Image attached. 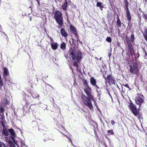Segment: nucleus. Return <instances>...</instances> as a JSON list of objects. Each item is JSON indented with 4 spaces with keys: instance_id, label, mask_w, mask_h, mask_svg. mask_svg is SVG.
<instances>
[{
    "instance_id": "1",
    "label": "nucleus",
    "mask_w": 147,
    "mask_h": 147,
    "mask_svg": "<svg viewBox=\"0 0 147 147\" xmlns=\"http://www.w3.org/2000/svg\"><path fill=\"white\" fill-rule=\"evenodd\" d=\"M69 53V55L72 59L73 65L76 67L77 70H80V68L79 67L78 63L80 62L83 57V53L80 50H78L76 52L75 47H71Z\"/></svg>"
},
{
    "instance_id": "2",
    "label": "nucleus",
    "mask_w": 147,
    "mask_h": 147,
    "mask_svg": "<svg viewBox=\"0 0 147 147\" xmlns=\"http://www.w3.org/2000/svg\"><path fill=\"white\" fill-rule=\"evenodd\" d=\"M87 96L85 95L82 94L81 96V98L82 100V102L90 110H93V106L91 102V100H93L94 97L92 95V89L90 87L86 88L84 89Z\"/></svg>"
},
{
    "instance_id": "3",
    "label": "nucleus",
    "mask_w": 147,
    "mask_h": 147,
    "mask_svg": "<svg viewBox=\"0 0 147 147\" xmlns=\"http://www.w3.org/2000/svg\"><path fill=\"white\" fill-rule=\"evenodd\" d=\"M54 18L57 23L59 25V28H62L63 26L64 20L62 17V12L58 10L55 11Z\"/></svg>"
},
{
    "instance_id": "4",
    "label": "nucleus",
    "mask_w": 147,
    "mask_h": 147,
    "mask_svg": "<svg viewBox=\"0 0 147 147\" xmlns=\"http://www.w3.org/2000/svg\"><path fill=\"white\" fill-rule=\"evenodd\" d=\"M128 107L131 113L135 116H137L140 113V109L136 107V106L133 103L132 101L130 100Z\"/></svg>"
},
{
    "instance_id": "5",
    "label": "nucleus",
    "mask_w": 147,
    "mask_h": 147,
    "mask_svg": "<svg viewBox=\"0 0 147 147\" xmlns=\"http://www.w3.org/2000/svg\"><path fill=\"white\" fill-rule=\"evenodd\" d=\"M129 71L133 74H135L137 76L138 75L139 69H138V65L137 62H134L131 65H129Z\"/></svg>"
},
{
    "instance_id": "6",
    "label": "nucleus",
    "mask_w": 147,
    "mask_h": 147,
    "mask_svg": "<svg viewBox=\"0 0 147 147\" xmlns=\"http://www.w3.org/2000/svg\"><path fill=\"white\" fill-rule=\"evenodd\" d=\"M144 97L141 92L138 93L135 98V101L136 104L139 106V108L140 107L141 104L144 102Z\"/></svg>"
},
{
    "instance_id": "7",
    "label": "nucleus",
    "mask_w": 147,
    "mask_h": 147,
    "mask_svg": "<svg viewBox=\"0 0 147 147\" xmlns=\"http://www.w3.org/2000/svg\"><path fill=\"white\" fill-rule=\"evenodd\" d=\"M27 98L25 97V100L26 102V104L23 107V111L25 112L26 113H29L31 108L30 106L29 105V102L31 101L30 97L28 96H26Z\"/></svg>"
},
{
    "instance_id": "8",
    "label": "nucleus",
    "mask_w": 147,
    "mask_h": 147,
    "mask_svg": "<svg viewBox=\"0 0 147 147\" xmlns=\"http://www.w3.org/2000/svg\"><path fill=\"white\" fill-rule=\"evenodd\" d=\"M125 38L126 42L128 46H132L133 44L134 43L135 39L134 32H133L131 34L130 37V39H129L127 35L125 36Z\"/></svg>"
},
{
    "instance_id": "9",
    "label": "nucleus",
    "mask_w": 147,
    "mask_h": 147,
    "mask_svg": "<svg viewBox=\"0 0 147 147\" xmlns=\"http://www.w3.org/2000/svg\"><path fill=\"white\" fill-rule=\"evenodd\" d=\"M103 78L106 80V83L107 82L109 85H115L116 81L115 80V78L111 75H109L106 78L104 76H103Z\"/></svg>"
},
{
    "instance_id": "10",
    "label": "nucleus",
    "mask_w": 147,
    "mask_h": 147,
    "mask_svg": "<svg viewBox=\"0 0 147 147\" xmlns=\"http://www.w3.org/2000/svg\"><path fill=\"white\" fill-rule=\"evenodd\" d=\"M70 30L72 34H74L75 36L76 39L77 40H79V36L78 34L76 29L75 28L74 26L71 25L69 26Z\"/></svg>"
},
{
    "instance_id": "11",
    "label": "nucleus",
    "mask_w": 147,
    "mask_h": 147,
    "mask_svg": "<svg viewBox=\"0 0 147 147\" xmlns=\"http://www.w3.org/2000/svg\"><path fill=\"white\" fill-rule=\"evenodd\" d=\"M3 76L5 81L7 82V78L9 76V73L8 69L6 67L3 69Z\"/></svg>"
},
{
    "instance_id": "12",
    "label": "nucleus",
    "mask_w": 147,
    "mask_h": 147,
    "mask_svg": "<svg viewBox=\"0 0 147 147\" xmlns=\"http://www.w3.org/2000/svg\"><path fill=\"white\" fill-rule=\"evenodd\" d=\"M117 20L116 21V26L118 28V30L119 32L120 31L119 28H120L121 26V22L120 20L119 16L117 15Z\"/></svg>"
},
{
    "instance_id": "13",
    "label": "nucleus",
    "mask_w": 147,
    "mask_h": 147,
    "mask_svg": "<svg viewBox=\"0 0 147 147\" xmlns=\"http://www.w3.org/2000/svg\"><path fill=\"white\" fill-rule=\"evenodd\" d=\"M143 35L145 40L147 42V27H145L143 30L142 31Z\"/></svg>"
},
{
    "instance_id": "14",
    "label": "nucleus",
    "mask_w": 147,
    "mask_h": 147,
    "mask_svg": "<svg viewBox=\"0 0 147 147\" xmlns=\"http://www.w3.org/2000/svg\"><path fill=\"white\" fill-rule=\"evenodd\" d=\"M90 83L93 86L96 84L97 81L93 77H91L90 79Z\"/></svg>"
},
{
    "instance_id": "15",
    "label": "nucleus",
    "mask_w": 147,
    "mask_h": 147,
    "mask_svg": "<svg viewBox=\"0 0 147 147\" xmlns=\"http://www.w3.org/2000/svg\"><path fill=\"white\" fill-rule=\"evenodd\" d=\"M38 130L40 131H47V128L44 126L42 124H41L38 126Z\"/></svg>"
},
{
    "instance_id": "16",
    "label": "nucleus",
    "mask_w": 147,
    "mask_h": 147,
    "mask_svg": "<svg viewBox=\"0 0 147 147\" xmlns=\"http://www.w3.org/2000/svg\"><path fill=\"white\" fill-rule=\"evenodd\" d=\"M61 33L62 36L65 38L67 37L68 35V34L66 32L64 28H61Z\"/></svg>"
},
{
    "instance_id": "17",
    "label": "nucleus",
    "mask_w": 147,
    "mask_h": 147,
    "mask_svg": "<svg viewBox=\"0 0 147 147\" xmlns=\"http://www.w3.org/2000/svg\"><path fill=\"white\" fill-rule=\"evenodd\" d=\"M126 17L127 18V20L129 21L128 22V27L129 26L130 28H131L132 24H131V15L127 16H126Z\"/></svg>"
},
{
    "instance_id": "18",
    "label": "nucleus",
    "mask_w": 147,
    "mask_h": 147,
    "mask_svg": "<svg viewBox=\"0 0 147 147\" xmlns=\"http://www.w3.org/2000/svg\"><path fill=\"white\" fill-rule=\"evenodd\" d=\"M48 36L50 38L51 46H57L58 44L56 42H54L52 38H51L49 35H48Z\"/></svg>"
},
{
    "instance_id": "19",
    "label": "nucleus",
    "mask_w": 147,
    "mask_h": 147,
    "mask_svg": "<svg viewBox=\"0 0 147 147\" xmlns=\"http://www.w3.org/2000/svg\"><path fill=\"white\" fill-rule=\"evenodd\" d=\"M128 52L131 55H133L134 54V51L133 50V47H128L127 49Z\"/></svg>"
},
{
    "instance_id": "20",
    "label": "nucleus",
    "mask_w": 147,
    "mask_h": 147,
    "mask_svg": "<svg viewBox=\"0 0 147 147\" xmlns=\"http://www.w3.org/2000/svg\"><path fill=\"white\" fill-rule=\"evenodd\" d=\"M8 131L11 134V136H16V134L14 130L13 129H9L8 130Z\"/></svg>"
},
{
    "instance_id": "21",
    "label": "nucleus",
    "mask_w": 147,
    "mask_h": 147,
    "mask_svg": "<svg viewBox=\"0 0 147 147\" xmlns=\"http://www.w3.org/2000/svg\"><path fill=\"white\" fill-rule=\"evenodd\" d=\"M124 9L126 11V16H129L131 15V13L129 10L128 6L129 5H124Z\"/></svg>"
},
{
    "instance_id": "22",
    "label": "nucleus",
    "mask_w": 147,
    "mask_h": 147,
    "mask_svg": "<svg viewBox=\"0 0 147 147\" xmlns=\"http://www.w3.org/2000/svg\"><path fill=\"white\" fill-rule=\"evenodd\" d=\"M2 134L3 135L5 136H8L9 135V133L6 128H3L2 130Z\"/></svg>"
},
{
    "instance_id": "23",
    "label": "nucleus",
    "mask_w": 147,
    "mask_h": 147,
    "mask_svg": "<svg viewBox=\"0 0 147 147\" xmlns=\"http://www.w3.org/2000/svg\"><path fill=\"white\" fill-rule=\"evenodd\" d=\"M67 5V0H65L64 1V3L62 6V9L65 11L66 9Z\"/></svg>"
},
{
    "instance_id": "24",
    "label": "nucleus",
    "mask_w": 147,
    "mask_h": 147,
    "mask_svg": "<svg viewBox=\"0 0 147 147\" xmlns=\"http://www.w3.org/2000/svg\"><path fill=\"white\" fill-rule=\"evenodd\" d=\"M94 86L95 88L96 92L98 94L100 95V93L101 92V90H100V88L99 86L97 84L95 85Z\"/></svg>"
},
{
    "instance_id": "25",
    "label": "nucleus",
    "mask_w": 147,
    "mask_h": 147,
    "mask_svg": "<svg viewBox=\"0 0 147 147\" xmlns=\"http://www.w3.org/2000/svg\"><path fill=\"white\" fill-rule=\"evenodd\" d=\"M103 5L102 3L101 2H97L96 3V6L97 7H99L101 10H102V8L104 7V6L102 5Z\"/></svg>"
},
{
    "instance_id": "26",
    "label": "nucleus",
    "mask_w": 147,
    "mask_h": 147,
    "mask_svg": "<svg viewBox=\"0 0 147 147\" xmlns=\"http://www.w3.org/2000/svg\"><path fill=\"white\" fill-rule=\"evenodd\" d=\"M83 83V85L84 86H86V88L89 87L88 83L86 80H82Z\"/></svg>"
},
{
    "instance_id": "27",
    "label": "nucleus",
    "mask_w": 147,
    "mask_h": 147,
    "mask_svg": "<svg viewBox=\"0 0 147 147\" xmlns=\"http://www.w3.org/2000/svg\"><path fill=\"white\" fill-rule=\"evenodd\" d=\"M8 144L10 147H15L14 144L11 140L9 142Z\"/></svg>"
},
{
    "instance_id": "28",
    "label": "nucleus",
    "mask_w": 147,
    "mask_h": 147,
    "mask_svg": "<svg viewBox=\"0 0 147 147\" xmlns=\"http://www.w3.org/2000/svg\"><path fill=\"white\" fill-rule=\"evenodd\" d=\"M9 103L8 100L6 98L5 99L3 102L4 106H6Z\"/></svg>"
},
{
    "instance_id": "29",
    "label": "nucleus",
    "mask_w": 147,
    "mask_h": 147,
    "mask_svg": "<svg viewBox=\"0 0 147 147\" xmlns=\"http://www.w3.org/2000/svg\"><path fill=\"white\" fill-rule=\"evenodd\" d=\"M133 55H134L135 60L138 59L140 56L139 54L138 53H134V54H133Z\"/></svg>"
},
{
    "instance_id": "30",
    "label": "nucleus",
    "mask_w": 147,
    "mask_h": 147,
    "mask_svg": "<svg viewBox=\"0 0 147 147\" xmlns=\"http://www.w3.org/2000/svg\"><path fill=\"white\" fill-rule=\"evenodd\" d=\"M138 19L139 20V21L140 23H141L142 17L140 13H139L138 12Z\"/></svg>"
},
{
    "instance_id": "31",
    "label": "nucleus",
    "mask_w": 147,
    "mask_h": 147,
    "mask_svg": "<svg viewBox=\"0 0 147 147\" xmlns=\"http://www.w3.org/2000/svg\"><path fill=\"white\" fill-rule=\"evenodd\" d=\"M66 137H67V138L69 140V142L71 143L72 145L74 147H76L73 144L71 138L69 137L68 136H66Z\"/></svg>"
},
{
    "instance_id": "32",
    "label": "nucleus",
    "mask_w": 147,
    "mask_h": 147,
    "mask_svg": "<svg viewBox=\"0 0 147 147\" xmlns=\"http://www.w3.org/2000/svg\"><path fill=\"white\" fill-rule=\"evenodd\" d=\"M106 40L109 42H111L112 41L110 37H107L106 39Z\"/></svg>"
},
{
    "instance_id": "33",
    "label": "nucleus",
    "mask_w": 147,
    "mask_h": 147,
    "mask_svg": "<svg viewBox=\"0 0 147 147\" xmlns=\"http://www.w3.org/2000/svg\"><path fill=\"white\" fill-rule=\"evenodd\" d=\"M108 133H109V135L113 134L114 133L113 130H110L107 131Z\"/></svg>"
},
{
    "instance_id": "34",
    "label": "nucleus",
    "mask_w": 147,
    "mask_h": 147,
    "mask_svg": "<svg viewBox=\"0 0 147 147\" xmlns=\"http://www.w3.org/2000/svg\"><path fill=\"white\" fill-rule=\"evenodd\" d=\"M0 147H8L7 146L5 145L3 142H1L0 143Z\"/></svg>"
},
{
    "instance_id": "35",
    "label": "nucleus",
    "mask_w": 147,
    "mask_h": 147,
    "mask_svg": "<svg viewBox=\"0 0 147 147\" xmlns=\"http://www.w3.org/2000/svg\"><path fill=\"white\" fill-rule=\"evenodd\" d=\"M5 122V121H1V126L3 128H5V125L4 124Z\"/></svg>"
},
{
    "instance_id": "36",
    "label": "nucleus",
    "mask_w": 147,
    "mask_h": 147,
    "mask_svg": "<svg viewBox=\"0 0 147 147\" xmlns=\"http://www.w3.org/2000/svg\"><path fill=\"white\" fill-rule=\"evenodd\" d=\"M0 112L2 113L3 115V113L4 111V109L3 108L1 107L0 109Z\"/></svg>"
},
{
    "instance_id": "37",
    "label": "nucleus",
    "mask_w": 147,
    "mask_h": 147,
    "mask_svg": "<svg viewBox=\"0 0 147 147\" xmlns=\"http://www.w3.org/2000/svg\"><path fill=\"white\" fill-rule=\"evenodd\" d=\"M16 136H11V139L13 140V142H14L15 144L16 145L17 144L16 142L15 141V139Z\"/></svg>"
},
{
    "instance_id": "38",
    "label": "nucleus",
    "mask_w": 147,
    "mask_h": 147,
    "mask_svg": "<svg viewBox=\"0 0 147 147\" xmlns=\"http://www.w3.org/2000/svg\"><path fill=\"white\" fill-rule=\"evenodd\" d=\"M142 48L143 49V50L144 52L145 53V58L147 59V53H146V51L145 50V49L144 48L142 47Z\"/></svg>"
},
{
    "instance_id": "39",
    "label": "nucleus",
    "mask_w": 147,
    "mask_h": 147,
    "mask_svg": "<svg viewBox=\"0 0 147 147\" xmlns=\"http://www.w3.org/2000/svg\"><path fill=\"white\" fill-rule=\"evenodd\" d=\"M124 3L125 4L124 5H129V3L127 0H124Z\"/></svg>"
},
{
    "instance_id": "40",
    "label": "nucleus",
    "mask_w": 147,
    "mask_h": 147,
    "mask_svg": "<svg viewBox=\"0 0 147 147\" xmlns=\"http://www.w3.org/2000/svg\"><path fill=\"white\" fill-rule=\"evenodd\" d=\"M123 86L128 88L129 90L131 89L129 86V85L127 84L123 85Z\"/></svg>"
},
{
    "instance_id": "41",
    "label": "nucleus",
    "mask_w": 147,
    "mask_h": 147,
    "mask_svg": "<svg viewBox=\"0 0 147 147\" xmlns=\"http://www.w3.org/2000/svg\"><path fill=\"white\" fill-rule=\"evenodd\" d=\"M2 115V117H1V119L2 120L1 121H5V117L4 116V115Z\"/></svg>"
},
{
    "instance_id": "42",
    "label": "nucleus",
    "mask_w": 147,
    "mask_h": 147,
    "mask_svg": "<svg viewBox=\"0 0 147 147\" xmlns=\"http://www.w3.org/2000/svg\"><path fill=\"white\" fill-rule=\"evenodd\" d=\"M111 51H110L108 53V56L109 57V58L110 59V57L111 56Z\"/></svg>"
},
{
    "instance_id": "43",
    "label": "nucleus",
    "mask_w": 147,
    "mask_h": 147,
    "mask_svg": "<svg viewBox=\"0 0 147 147\" xmlns=\"http://www.w3.org/2000/svg\"><path fill=\"white\" fill-rule=\"evenodd\" d=\"M111 123L112 125H114L115 124V122L113 120H112L111 121Z\"/></svg>"
},
{
    "instance_id": "44",
    "label": "nucleus",
    "mask_w": 147,
    "mask_h": 147,
    "mask_svg": "<svg viewBox=\"0 0 147 147\" xmlns=\"http://www.w3.org/2000/svg\"><path fill=\"white\" fill-rule=\"evenodd\" d=\"M58 47H51L52 48L53 50H55Z\"/></svg>"
},
{
    "instance_id": "45",
    "label": "nucleus",
    "mask_w": 147,
    "mask_h": 147,
    "mask_svg": "<svg viewBox=\"0 0 147 147\" xmlns=\"http://www.w3.org/2000/svg\"><path fill=\"white\" fill-rule=\"evenodd\" d=\"M93 101H94V104L95 105H96V107H97V102H96V101L94 100H92Z\"/></svg>"
},
{
    "instance_id": "46",
    "label": "nucleus",
    "mask_w": 147,
    "mask_h": 147,
    "mask_svg": "<svg viewBox=\"0 0 147 147\" xmlns=\"http://www.w3.org/2000/svg\"><path fill=\"white\" fill-rule=\"evenodd\" d=\"M65 45H66L65 43V42H62V43L61 44L60 46H65Z\"/></svg>"
},
{
    "instance_id": "47",
    "label": "nucleus",
    "mask_w": 147,
    "mask_h": 147,
    "mask_svg": "<svg viewBox=\"0 0 147 147\" xmlns=\"http://www.w3.org/2000/svg\"><path fill=\"white\" fill-rule=\"evenodd\" d=\"M63 50H64L65 49L66 47H60Z\"/></svg>"
},
{
    "instance_id": "48",
    "label": "nucleus",
    "mask_w": 147,
    "mask_h": 147,
    "mask_svg": "<svg viewBox=\"0 0 147 147\" xmlns=\"http://www.w3.org/2000/svg\"><path fill=\"white\" fill-rule=\"evenodd\" d=\"M125 90L124 89H123V88H122L121 91L123 92L124 93L125 92Z\"/></svg>"
},
{
    "instance_id": "49",
    "label": "nucleus",
    "mask_w": 147,
    "mask_h": 147,
    "mask_svg": "<svg viewBox=\"0 0 147 147\" xmlns=\"http://www.w3.org/2000/svg\"><path fill=\"white\" fill-rule=\"evenodd\" d=\"M36 1H37V2L38 3V5H40V2H39V0H35Z\"/></svg>"
},
{
    "instance_id": "50",
    "label": "nucleus",
    "mask_w": 147,
    "mask_h": 147,
    "mask_svg": "<svg viewBox=\"0 0 147 147\" xmlns=\"http://www.w3.org/2000/svg\"><path fill=\"white\" fill-rule=\"evenodd\" d=\"M139 10L142 13H143H143H144L142 11V10L140 8H139Z\"/></svg>"
},
{
    "instance_id": "51",
    "label": "nucleus",
    "mask_w": 147,
    "mask_h": 147,
    "mask_svg": "<svg viewBox=\"0 0 147 147\" xmlns=\"http://www.w3.org/2000/svg\"><path fill=\"white\" fill-rule=\"evenodd\" d=\"M104 145L105 147H107V146L105 143Z\"/></svg>"
},
{
    "instance_id": "52",
    "label": "nucleus",
    "mask_w": 147,
    "mask_h": 147,
    "mask_svg": "<svg viewBox=\"0 0 147 147\" xmlns=\"http://www.w3.org/2000/svg\"><path fill=\"white\" fill-rule=\"evenodd\" d=\"M70 68L72 70V71L73 72V70L72 67H70Z\"/></svg>"
},
{
    "instance_id": "53",
    "label": "nucleus",
    "mask_w": 147,
    "mask_h": 147,
    "mask_svg": "<svg viewBox=\"0 0 147 147\" xmlns=\"http://www.w3.org/2000/svg\"><path fill=\"white\" fill-rule=\"evenodd\" d=\"M31 19H31V18H30V21H31Z\"/></svg>"
},
{
    "instance_id": "54",
    "label": "nucleus",
    "mask_w": 147,
    "mask_h": 147,
    "mask_svg": "<svg viewBox=\"0 0 147 147\" xmlns=\"http://www.w3.org/2000/svg\"><path fill=\"white\" fill-rule=\"evenodd\" d=\"M49 86H51V87H52V88H53V87H52L51 86V85H49Z\"/></svg>"
},
{
    "instance_id": "55",
    "label": "nucleus",
    "mask_w": 147,
    "mask_h": 147,
    "mask_svg": "<svg viewBox=\"0 0 147 147\" xmlns=\"http://www.w3.org/2000/svg\"><path fill=\"white\" fill-rule=\"evenodd\" d=\"M52 111H53V112H54V111H53V110H51Z\"/></svg>"
},
{
    "instance_id": "56",
    "label": "nucleus",
    "mask_w": 147,
    "mask_h": 147,
    "mask_svg": "<svg viewBox=\"0 0 147 147\" xmlns=\"http://www.w3.org/2000/svg\"><path fill=\"white\" fill-rule=\"evenodd\" d=\"M95 1H96V0H95Z\"/></svg>"
}]
</instances>
